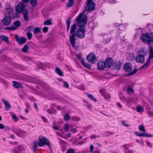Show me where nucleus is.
<instances>
[{"instance_id": "obj_14", "label": "nucleus", "mask_w": 153, "mask_h": 153, "mask_svg": "<svg viewBox=\"0 0 153 153\" xmlns=\"http://www.w3.org/2000/svg\"><path fill=\"white\" fill-rule=\"evenodd\" d=\"M122 66V63L120 61L115 62L114 64V68L116 70H120Z\"/></svg>"}, {"instance_id": "obj_50", "label": "nucleus", "mask_w": 153, "mask_h": 153, "mask_svg": "<svg viewBox=\"0 0 153 153\" xmlns=\"http://www.w3.org/2000/svg\"><path fill=\"white\" fill-rule=\"evenodd\" d=\"M135 134L137 136L139 137H142V133H140V132L137 131L135 133Z\"/></svg>"}, {"instance_id": "obj_43", "label": "nucleus", "mask_w": 153, "mask_h": 153, "mask_svg": "<svg viewBox=\"0 0 153 153\" xmlns=\"http://www.w3.org/2000/svg\"><path fill=\"white\" fill-rule=\"evenodd\" d=\"M104 97L106 99H109L111 98V96L108 94L105 93L104 95Z\"/></svg>"}, {"instance_id": "obj_9", "label": "nucleus", "mask_w": 153, "mask_h": 153, "mask_svg": "<svg viewBox=\"0 0 153 153\" xmlns=\"http://www.w3.org/2000/svg\"><path fill=\"white\" fill-rule=\"evenodd\" d=\"M86 58L88 62H92L95 60L96 56L93 53H91L87 56Z\"/></svg>"}, {"instance_id": "obj_24", "label": "nucleus", "mask_w": 153, "mask_h": 153, "mask_svg": "<svg viewBox=\"0 0 153 153\" xmlns=\"http://www.w3.org/2000/svg\"><path fill=\"white\" fill-rule=\"evenodd\" d=\"M33 33L34 35H37L38 34L40 33L41 31L39 27H36L33 29Z\"/></svg>"}, {"instance_id": "obj_38", "label": "nucleus", "mask_w": 153, "mask_h": 153, "mask_svg": "<svg viewBox=\"0 0 153 153\" xmlns=\"http://www.w3.org/2000/svg\"><path fill=\"white\" fill-rule=\"evenodd\" d=\"M69 119V116L68 114H66L64 116V120L65 121H68Z\"/></svg>"}, {"instance_id": "obj_61", "label": "nucleus", "mask_w": 153, "mask_h": 153, "mask_svg": "<svg viewBox=\"0 0 153 153\" xmlns=\"http://www.w3.org/2000/svg\"><path fill=\"white\" fill-rule=\"evenodd\" d=\"M53 128L55 130H58L59 129V128L56 126H53Z\"/></svg>"}, {"instance_id": "obj_27", "label": "nucleus", "mask_w": 153, "mask_h": 153, "mask_svg": "<svg viewBox=\"0 0 153 153\" xmlns=\"http://www.w3.org/2000/svg\"><path fill=\"white\" fill-rule=\"evenodd\" d=\"M71 22V19L70 18H69L66 21V23L67 25V30L68 31L70 28V25Z\"/></svg>"}, {"instance_id": "obj_45", "label": "nucleus", "mask_w": 153, "mask_h": 153, "mask_svg": "<svg viewBox=\"0 0 153 153\" xmlns=\"http://www.w3.org/2000/svg\"><path fill=\"white\" fill-rule=\"evenodd\" d=\"M75 151L74 149H70L68 150L66 153H74Z\"/></svg>"}, {"instance_id": "obj_48", "label": "nucleus", "mask_w": 153, "mask_h": 153, "mask_svg": "<svg viewBox=\"0 0 153 153\" xmlns=\"http://www.w3.org/2000/svg\"><path fill=\"white\" fill-rule=\"evenodd\" d=\"M22 131H19L16 133L17 135L19 137H21L22 135Z\"/></svg>"}, {"instance_id": "obj_57", "label": "nucleus", "mask_w": 153, "mask_h": 153, "mask_svg": "<svg viewBox=\"0 0 153 153\" xmlns=\"http://www.w3.org/2000/svg\"><path fill=\"white\" fill-rule=\"evenodd\" d=\"M122 124L124 125L125 126H126L127 127H129V126L128 124H126L125 123V122L124 121H123L122 122Z\"/></svg>"}, {"instance_id": "obj_26", "label": "nucleus", "mask_w": 153, "mask_h": 153, "mask_svg": "<svg viewBox=\"0 0 153 153\" xmlns=\"http://www.w3.org/2000/svg\"><path fill=\"white\" fill-rule=\"evenodd\" d=\"M149 52L150 54L149 56V58L150 59H153V48L152 47H150Z\"/></svg>"}, {"instance_id": "obj_5", "label": "nucleus", "mask_w": 153, "mask_h": 153, "mask_svg": "<svg viewBox=\"0 0 153 153\" xmlns=\"http://www.w3.org/2000/svg\"><path fill=\"white\" fill-rule=\"evenodd\" d=\"M86 4L87 6L85 7V11H87L90 12L94 10L95 4V3L92 1V0H88Z\"/></svg>"}, {"instance_id": "obj_46", "label": "nucleus", "mask_w": 153, "mask_h": 153, "mask_svg": "<svg viewBox=\"0 0 153 153\" xmlns=\"http://www.w3.org/2000/svg\"><path fill=\"white\" fill-rule=\"evenodd\" d=\"M63 85L66 88H68L69 87V85L68 83L64 81H63Z\"/></svg>"}, {"instance_id": "obj_62", "label": "nucleus", "mask_w": 153, "mask_h": 153, "mask_svg": "<svg viewBox=\"0 0 153 153\" xmlns=\"http://www.w3.org/2000/svg\"><path fill=\"white\" fill-rule=\"evenodd\" d=\"M117 105L118 107H120L121 108H122V106L121 105L120 103H117Z\"/></svg>"}, {"instance_id": "obj_25", "label": "nucleus", "mask_w": 153, "mask_h": 153, "mask_svg": "<svg viewBox=\"0 0 153 153\" xmlns=\"http://www.w3.org/2000/svg\"><path fill=\"white\" fill-rule=\"evenodd\" d=\"M48 112L50 114H56L57 111L55 110V108L51 107V109H49L47 110Z\"/></svg>"}, {"instance_id": "obj_41", "label": "nucleus", "mask_w": 153, "mask_h": 153, "mask_svg": "<svg viewBox=\"0 0 153 153\" xmlns=\"http://www.w3.org/2000/svg\"><path fill=\"white\" fill-rule=\"evenodd\" d=\"M127 92L128 94H132L133 92V90L131 88L128 87L127 89Z\"/></svg>"}, {"instance_id": "obj_20", "label": "nucleus", "mask_w": 153, "mask_h": 153, "mask_svg": "<svg viewBox=\"0 0 153 153\" xmlns=\"http://www.w3.org/2000/svg\"><path fill=\"white\" fill-rule=\"evenodd\" d=\"M150 63V59L148 58L147 61L145 62V63L140 68L141 69L147 68L149 64Z\"/></svg>"}, {"instance_id": "obj_28", "label": "nucleus", "mask_w": 153, "mask_h": 153, "mask_svg": "<svg viewBox=\"0 0 153 153\" xmlns=\"http://www.w3.org/2000/svg\"><path fill=\"white\" fill-rule=\"evenodd\" d=\"M30 3L33 7L36 6L37 4V0H30Z\"/></svg>"}, {"instance_id": "obj_42", "label": "nucleus", "mask_w": 153, "mask_h": 153, "mask_svg": "<svg viewBox=\"0 0 153 153\" xmlns=\"http://www.w3.org/2000/svg\"><path fill=\"white\" fill-rule=\"evenodd\" d=\"M33 27V26H29L27 27L26 28V30L28 31V32L32 30V29Z\"/></svg>"}, {"instance_id": "obj_2", "label": "nucleus", "mask_w": 153, "mask_h": 153, "mask_svg": "<svg viewBox=\"0 0 153 153\" xmlns=\"http://www.w3.org/2000/svg\"><path fill=\"white\" fill-rule=\"evenodd\" d=\"M38 145L40 147L46 146L49 147L50 143L49 140L47 138L44 136H40L39 137Z\"/></svg>"}, {"instance_id": "obj_55", "label": "nucleus", "mask_w": 153, "mask_h": 153, "mask_svg": "<svg viewBox=\"0 0 153 153\" xmlns=\"http://www.w3.org/2000/svg\"><path fill=\"white\" fill-rule=\"evenodd\" d=\"M41 118L42 119V120H43V121L44 122H45V123L47 122V120L46 118H45V117H41Z\"/></svg>"}, {"instance_id": "obj_21", "label": "nucleus", "mask_w": 153, "mask_h": 153, "mask_svg": "<svg viewBox=\"0 0 153 153\" xmlns=\"http://www.w3.org/2000/svg\"><path fill=\"white\" fill-rule=\"evenodd\" d=\"M81 63L82 65L84 66L85 67L88 69H90L91 67L90 65L88 63H86L84 61V59H81Z\"/></svg>"}, {"instance_id": "obj_37", "label": "nucleus", "mask_w": 153, "mask_h": 153, "mask_svg": "<svg viewBox=\"0 0 153 153\" xmlns=\"http://www.w3.org/2000/svg\"><path fill=\"white\" fill-rule=\"evenodd\" d=\"M139 128V130L142 132H145L146 131L145 128L143 125L140 126Z\"/></svg>"}, {"instance_id": "obj_11", "label": "nucleus", "mask_w": 153, "mask_h": 153, "mask_svg": "<svg viewBox=\"0 0 153 153\" xmlns=\"http://www.w3.org/2000/svg\"><path fill=\"white\" fill-rule=\"evenodd\" d=\"M124 69L125 71L128 72H131L132 66L130 62H127L124 65Z\"/></svg>"}, {"instance_id": "obj_10", "label": "nucleus", "mask_w": 153, "mask_h": 153, "mask_svg": "<svg viewBox=\"0 0 153 153\" xmlns=\"http://www.w3.org/2000/svg\"><path fill=\"white\" fill-rule=\"evenodd\" d=\"M113 62V59L111 58H108L104 62L105 68H110L112 66Z\"/></svg>"}, {"instance_id": "obj_47", "label": "nucleus", "mask_w": 153, "mask_h": 153, "mask_svg": "<svg viewBox=\"0 0 153 153\" xmlns=\"http://www.w3.org/2000/svg\"><path fill=\"white\" fill-rule=\"evenodd\" d=\"M90 152L93 153V151L94 149V146L92 144L90 146Z\"/></svg>"}, {"instance_id": "obj_1", "label": "nucleus", "mask_w": 153, "mask_h": 153, "mask_svg": "<svg viewBox=\"0 0 153 153\" xmlns=\"http://www.w3.org/2000/svg\"><path fill=\"white\" fill-rule=\"evenodd\" d=\"M84 12L80 13L76 20L78 25L80 28L77 30L75 34L71 35L70 37V41L71 44L73 47L75 46V43L76 39L75 36L80 39H82L84 37L85 34V30L82 27L86 25L88 17L86 16L83 15Z\"/></svg>"}, {"instance_id": "obj_4", "label": "nucleus", "mask_w": 153, "mask_h": 153, "mask_svg": "<svg viewBox=\"0 0 153 153\" xmlns=\"http://www.w3.org/2000/svg\"><path fill=\"white\" fill-rule=\"evenodd\" d=\"M141 39L144 43L149 44L153 41V36L147 33H143L141 36Z\"/></svg>"}, {"instance_id": "obj_53", "label": "nucleus", "mask_w": 153, "mask_h": 153, "mask_svg": "<svg viewBox=\"0 0 153 153\" xmlns=\"http://www.w3.org/2000/svg\"><path fill=\"white\" fill-rule=\"evenodd\" d=\"M125 149L126 150H127L128 148L130 147V145L129 144H126L123 146Z\"/></svg>"}, {"instance_id": "obj_40", "label": "nucleus", "mask_w": 153, "mask_h": 153, "mask_svg": "<svg viewBox=\"0 0 153 153\" xmlns=\"http://www.w3.org/2000/svg\"><path fill=\"white\" fill-rule=\"evenodd\" d=\"M137 72V70L136 69H135L133 71H132L130 73L127 74V76H129L133 75L135 74V73H136Z\"/></svg>"}, {"instance_id": "obj_32", "label": "nucleus", "mask_w": 153, "mask_h": 153, "mask_svg": "<svg viewBox=\"0 0 153 153\" xmlns=\"http://www.w3.org/2000/svg\"><path fill=\"white\" fill-rule=\"evenodd\" d=\"M69 2L66 5V6L67 7L69 8L72 6L74 4V1L68 0Z\"/></svg>"}, {"instance_id": "obj_6", "label": "nucleus", "mask_w": 153, "mask_h": 153, "mask_svg": "<svg viewBox=\"0 0 153 153\" xmlns=\"http://www.w3.org/2000/svg\"><path fill=\"white\" fill-rule=\"evenodd\" d=\"M13 24L14 25V26H12L11 27H6V29L8 30H14L17 28L19 26L21 25V23L20 21L17 20L15 21Z\"/></svg>"}, {"instance_id": "obj_17", "label": "nucleus", "mask_w": 153, "mask_h": 153, "mask_svg": "<svg viewBox=\"0 0 153 153\" xmlns=\"http://www.w3.org/2000/svg\"><path fill=\"white\" fill-rule=\"evenodd\" d=\"M24 20L28 21L29 20L28 12L27 10H25L22 13Z\"/></svg>"}, {"instance_id": "obj_49", "label": "nucleus", "mask_w": 153, "mask_h": 153, "mask_svg": "<svg viewBox=\"0 0 153 153\" xmlns=\"http://www.w3.org/2000/svg\"><path fill=\"white\" fill-rule=\"evenodd\" d=\"M65 130L66 132H68L69 131V125L66 124L65 125Z\"/></svg>"}, {"instance_id": "obj_30", "label": "nucleus", "mask_w": 153, "mask_h": 153, "mask_svg": "<svg viewBox=\"0 0 153 153\" xmlns=\"http://www.w3.org/2000/svg\"><path fill=\"white\" fill-rule=\"evenodd\" d=\"M51 22L52 19H51L49 18L44 22V25H51L52 24Z\"/></svg>"}, {"instance_id": "obj_19", "label": "nucleus", "mask_w": 153, "mask_h": 153, "mask_svg": "<svg viewBox=\"0 0 153 153\" xmlns=\"http://www.w3.org/2000/svg\"><path fill=\"white\" fill-rule=\"evenodd\" d=\"M21 151V147L19 146L15 148L14 149L12 150V152L14 153H20Z\"/></svg>"}, {"instance_id": "obj_35", "label": "nucleus", "mask_w": 153, "mask_h": 153, "mask_svg": "<svg viewBox=\"0 0 153 153\" xmlns=\"http://www.w3.org/2000/svg\"><path fill=\"white\" fill-rule=\"evenodd\" d=\"M4 128H6L8 130H10L8 126L5 127L3 124L0 123V129H2Z\"/></svg>"}, {"instance_id": "obj_16", "label": "nucleus", "mask_w": 153, "mask_h": 153, "mask_svg": "<svg viewBox=\"0 0 153 153\" xmlns=\"http://www.w3.org/2000/svg\"><path fill=\"white\" fill-rule=\"evenodd\" d=\"M77 25L76 23L74 24L71 27L70 33L72 35L73 34H75V30L76 29Z\"/></svg>"}, {"instance_id": "obj_59", "label": "nucleus", "mask_w": 153, "mask_h": 153, "mask_svg": "<svg viewBox=\"0 0 153 153\" xmlns=\"http://www.w3.org/2000/svg\"><path fill=\"white\" fill-rule=\"evenodd\" d=\"M146 144L149 147H151L152 146L151 143L150 142L148 141L146 142Z\"/></svg>"}, {"instance_id": "obj_44", "label": "nucleus", "mask_w": 153, "mask_h": 153, "mask_svg": "<svg viewBox=\"0 0 153 153\" xmlns=\"http://www.w3.org/2000/svg\"><path fill=\"white\" fill-rule=\"evenodd\" d=\"M152 136V135L151 134H149L146 133L142 134V137H150Z\"/></svg>"}, {"instance_id": "obj_15", "label": "nucleus", "mask_w": 153, "mask_h": 153, "mask_svg": "<svg viewBox=\"0 0 153 153\" xmlns=\"http://www.w3.org/2000/svg\"><path fill=\"white\" fill-rule=\"evenodd\" d=\"M2 100L3 103L5 105L6 110L10 109L11 108V105L6 100L3 99H2Z\"/></svg>"}, {"instance_id": "obj_63", "label": "nucleus", "mask_w": 153, "mask_h": 153, "mask_svg": "<svg viewBox=\"0 0 153 153\" xmlns=\"http://www.w3.org/2000/svg\"><path fill=\"white\" fill-rule=\"evenodd\" d=\"M10 137L12 139H14L15 138V136L13 134H10Z\"/></svg>"}, {"instance_id": "obj_60", "label": "nucleus", "mask_w": 153, "mask_h": 153, "mask_svg": "<svg viewBox=\"0 0 153 153\" xmlns=\"http://www.w3.org/2000/svg\"><path fill=\"white\" fill-rule=\"evenodd\" d=\"M96 138L95 135H91L90 136V139H94Z\"/></svg>"}, {"instance_id": "obj_51", "label": "nucleus", "mask_w": 153, "mask_h": 153, "mask_svg": "<svg viewBox=\"0 0 153 153\" xmlns=\"http://www.w3.org/2000/svg\"><path fill=\"white\" fill-rule=\"evenodd\" d=\"M48 31V28L47 27H45L43 28V32L46 33Z\"/></svg>"}, {"instance_id": "obj_64", "label": "nucleus", "mask_w": 153, "mask_h": 153, "mask_svg": "<svg viewBox=\"0 0 153 153\" xmlns=\"http://www.w3.org/2000/svg\"><path fill=\"white\" fill-rule=\"evenodd\" d=\"M83 143H84L82 141H79L77 143V144H79V145H82Z\"/></svg>"}, {"instance_id": "obj_33", "label": "nucleus", "mask_w": 153, "mask_h": 153, "mask_svg": "<svg viewBox=\"0 0 153 153\" xmlns=\"http://www.w3.org/2000/svg\"><path fill=\"white\" fill-rule=\"evenodd\" d=\"M13 12V9L10 7L7 8L6 10V12L10 15Z\"/></svg>"}, {"instance_id": "obj_23", "label": "nucleus", "mask_w": 153, "mask_h": 153, "mask_svg": "<svg viewBox=\"0 0 153 153\" xmlns=\"http://www.w3.org/2000/svg\"><path fill=\"white\" fill-rule=\"evenodd\" d=\"M0 39L7 43H9V38L7 36L4 35L0 36Z\"/></svg>"}, {"instance_id": "obj_34", "label": "nucleus", "mask_w": 153, "mask_h": 153, "mask_svg": "<svg viewBox=\"0 0 153 153\" xmlns=\"http://www.w3.org/2000/svg\"><path fill=\"white\" fill-rule=\"evenodd\" d=\"M137 111L138 112L142 113L144 111V109L141 107L139 106L137 108Z\"/></svg>"}, {"instance_id": "obj_13", "label": "nucleus", "mask_w": 153, "mask_h": 153, "mask_svg": "<svg viewBox=\"0 0 153 153\" xmlns=\"http://www.w3.org/2000/svg\"><path fill=\"white\" fill-rule=\"evenodd\" d=\"M98 69L100 70H103L105 68L104 62L100 61L97 64Z\"/></svg>"}, {"instance_id": "obj_29", "label": "nucleus", "mask_w": 153, "mask_h": 153, "mask_svg": "<svg viewBox=\"0 0 153 153\" xmlns=\"http://www.w3.org/2000/svg\"><path fill=\"white\" fill-rule=\"evenodd\" d=\"M28 51V46L27 45H25L22 49V51L23 52L26 53Z\"/></svg>"}, {"instance_id": "obj_3", "label": "nucleus", "mask_w": 153, "mask_h": 153, "mask_svg": "<svg viewBox=\"0 0 153 153\" xmlns=\"http://www.w3.org/2000/svg\"><path fill=\"white\" fill-rule=\"evenodd\" d=\"M141 54H139L135 57V60L136 62L143 64L145 61L144 56L147 55L146 52L143 50H142L139 51Z\"/></svg>"}, {"instance_id": "obj_8", "label": "nucleus", "mask_w": 153, "mask_h": 153, "mask_svg": "<svg viewBox=\"0 0 153 153\" xmlns=\"http://www.w3.org/2000/svg\"><path fill=\"white\" fill-rule=\"evenodd\" d=\"M15 38L16 41L19 44H22L25 43L26 41V39L24 37H19L17 35H15Z\"/></svg>"}, {"instance_id": "obj_58", "label": "nucleus", "mask_w": 153, "mask_h": 153, "mask_svg": "<svg viewBox=\"0 0 153 153\" xmlns=\"http://www.w3.org/2000/svg\"><path fill=\"white\" fill-rule=\"evenodd\" d=\"M71 131L72 132H73V133H75L76 131V128H74L72 129L71 130Z\"/></svg>"}, {"instance_id": "obj_12", "label": "nucleus", "mask_w": 153, "mask_h": 153, "mask_svg": "<svg viewBox=\"0 0 153 153\" xmlns=\"http://www.w3.org/2000/svg\"><path fill=\"white\" fill-rule=\"evenodd\" d=\"M12 18L9 16H5L3 19V23L5 26L9 25L11 22Z\"/></svg>"}, {"instance_id": "obj_39", "label": "nucleus", "mask_w": 153, "mask_h": 153, "mask_svg": "<svg viewBox=\"0 0 153 153\" xmlns=\"http://www.w3.org/2000/svg\"><path fill=\"white\" fill-rule=\"evenodd\" d=\"M27 36L29 40H30L31 39L32 37V33L29 32H28L27 33Z\"/></svg>"}, {"instance_id": "obj_52", "label": "nucleus", "mask_w": 153, "mask_h": 153, "mask_svg": "<svg viewBox=\"0 0 153 153\" xmlns=\"http://www.w3.org/2000/svg\"><path fill=\"white\" fill-rule=\"evenodd\" d=\"M33 147L37 148L38 145V143L36 141H34L33 142Z\"/></svg>"}, {"instance_id": "obj_56", "label": "nucleus", "mask_w": 153, "mask_h": 153, "mask_svg": "<svg viewBox=\"0 0 153 153\" xmlns=\"http://www.w3.org/2000/svg\"><path fill=\"white\" fill-rule=\"evenodd\" d=\"M76 56L79 60H80L81 61V59H81V56L80 55L77 54L76 55Z\"/></svg>"}, {"instance_id": "obj_31", "label": "nucleus", "mask_w": 153, "mask_h": 153, "mask_svg": "<svg viewBox=\"0 0 153 153\" xmlns=\"http://www.w3.org/2000/svg\"><path fill=\"white\" fill-rule=\"evenodd\" d=\"M87 96L90 99L93 101L94 102H96L97 101L96 99L95 98L92 94H87Z\"/></svg>"}, {"instance_id": "obj_54", "label": "nucleus", "mask_w": 153, "mask_h": 153, "mask_svg": "<svg viewBox=\"0 0 153 153\" xmlns=\"http://www.w3.org/2000/svg\"><path fill=\"white\" fill-rule=\"evenodd\" d=\"M149 115L150 117H153V112L152 111H149L148 112Z\"/></svg>"}, {"instance_id": "obj_22", "label": "nucleus", "mask_w": 153, "mask_h": 153, "mask_svg": "<svg viewBox=\"0 0 153 153\" xmlns=\"http://www.w3.org/2000/svg\"><path fill=\"white\" fill-rule=\"evenodd\" d=\"M55 72L61 76H63V72L59 68L56 67L55 70Z\"/></svg>"}, {"instance_id": "obj_36", "label": "nucleus", "mask_w": 153, "mask_h": 153, "mask_svg": "<svg viewBox=\"0 0 153 153\" xmlns=\"http://www.w3.org/2000/svg\"><path fill=\"white\" fill-rule=\"evenodd\" d=\"M12 117L15 122L17 121L18 120V118L14 114H12L11 115Z\"/></svg>"}, {"instance_id": "obj_7", "label": "nucleus", "mask_w": 153, "mask_h": 153, "mask_svg": "<svg viewBox=\"0 0 153 153\" xmlns=\"http://www.w3.org/2000/svg\"><path fill=\"white\" fill-rule=\"evenodd\" d=\"M25 8V5L22 3H19L16 8V12L18 13H21L24 12Z\"/></svg>"}, {"instance_id": "obj_18", "label": "nucleus", "mask_w": 153, "mask_h": 153, "mask_svg": "<svg viewBox=\"0 0 153 153\" xmlns=\"http://www.w3.org/2000/svg\"><path fill=\"white\" fill-rule=\"evenodd\" d=\"M13 86L16 88H19L22 87V85L21 83L15 81H13Z\"/></svg>"}]
</instances>
